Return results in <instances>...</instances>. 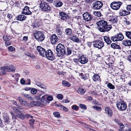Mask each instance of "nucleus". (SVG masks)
Segmentation results:
<instances>
[{"mask_svg": "<svg viewBox=\"0 0 131 131\" xmlns=\"http://www.w3.org/2000/svg\"><path fill=\"white\" fill-rule=\"evenodd\" d=\"M11 114L12 116V119H13L15 120L16 119V116L13 112L10 113Z\"/></svg>", "mask_w": 131, "mask_h": 131, "instance_id": "nucleus-55", "label": "nucleus"}, {"mask_svg": "<svg viewBox=\"0 0 131 131\" xmlns=\"http://www.w3.org/2000/svg\"><path fill=\"white\" fill-rule=\"evenodd\" d=\"M35 121L34 119H31L29 121V123L30 125H32L34 124Z\"/></svg>", "mask_w": 131, "mask_h": 131, "instance_id": "nucleus-59", "label": "nucleus"}, {"mask_svg": "<svg viewBox=\"0 0 131 131\" xmlns=\"http://www.w3.org/2000/svg\"><path fill=\"white\" fill-rule=\"evenodd\" d=\"M93 80L95 81H96L100 80V76L97 74H95L92 78Z\"/></svg>", "mask_w": 131, "mask_h": 131, "instance_id": "nucleus-32", "label": "nucleus"}, {"mask_svg": "<svg viewBox=\"0 0 131 131\" xmlns=\"http://www.w3.org/2000/svg\"><path fill=\"white\" fill-rule=\"evenodd\" d=\"M26 55L28 56H29L31 57L32 58H34L35 57V56H33L30 53H28L26 54Z\"/></svg>", "mask_w": 131, "mask_h": 131, "instance_id": "nucleus-60", "label": "nucleus"}, {"mask_svg": "<svg viewBox=\"0 0 131 131\" xmlns=\"http://www.w3.org/2000/svg\"><path fill=\"white\" fill-rule=\"evenodd\" d=\"M37 50L38 52L40 55L42 57L45 56V54L46 51L43 48L40 46H38L37 48Z\"/></svg>", "mask_w": 131, "mask_h": 131, "instance_id": "nucleus-14", "label": "nucleus"}, {"mask_svg": "<svg viewBox=\"0 0 131 131\" xmlns=\"http://www.w3.org/2000/svg\"><path fill=\"white\" fill-rule=\"evenodd\" d=\"M24 96L26 97L28 100H31L32 99V97L31 96H29V95L28 94H25Z\"/></svg>", "mask_w": 131, "mask_h": 131, "instance_id": "nucleus-52", "label": "nucleus"}, {"mask_svg": "<svg viewBox=\"0 0 131 131\" xmlns=\"http://www.w3.org/2000/svg\"><path fill=\"white\" fill-rule=\"evenodd\" d=\"M77 33L79 35L81 36L82 35L83 32L80 29H79L77 31Z\"/></svg>", "mask_w": 131, "mask_h": 131, "instance_id": "nucleus-50", "label": "nucleus"}, {"mask_svg": "<svg viewBox=\"0 0 131 131\" xmlns=\"http://www.w3.org/2000/svg\"><path fill=\"white\" fill-rule=\"evenodd\" d=\"M5 45L6 46L11 45V43L9 41H6L5 42Z\"/></svg>", "mask_w": 131, "mask_h": 131, "instance_id": "nucleus-62", "label": "nucleus"}, {"mask_svg": "<svg viewBox=\"0 0 131 131\" xmlns=\"http://www.w3.org/2000/svg\"><path fill=\"white\" fill-rule=\"evenodd\" d=\"M28 37L27 36H24L23 37V40L25 41H26L27 40Z\"/></svg>", "mask_w": 131, "mask_h": 131, "instance_id": "nucleus-64", "label": "nucleus"}, {"mask_svg": "<svg viewBox=\"0 0 131 131\" xmlns=\"http://www.w3.org/2000/svg\"><path fill=\"white\" fill-rule=\"evenodd\" d=\"M123 45L126 46H131V40L126 39L123 40L122 42Z\"/></svg>", "mask_w": 131, "mask_h": 131, "instance_id": "nucleus-20", "label": "nucleus"}, {"mask_svg": "<svg viewBox=\"0 0 131 131\" xmlns=\"http://www.w3.org/2000/svg\"><path fill=\"white\" fill-rule=\"evenodd\" d=\"M98 30L101 32H104L109 31L111 28V25H108L106 21L101 20L96 23Z\"/></svg>", "mask_w": 131, "mask_h": 131, "instance_id": "nucleus-1", "label": "nucleus"}, {"mask_svg": "<svg viewBox=\"0 0 131 131\" xmlns=\"http://www.w3.org/2000/svg\"><path fill=\"white\" fill-rule=\"evenodd\" d=\"M73 60L74 62L75 63V64H76V65L79 64V58H78V59H73Z\"/></svg>", "mask_w": 131, "mask_h": 131, "instance_id": "nucleus-51", "label": "nucleus"}, {"mask_svg": "<svg viewBox=\"0 0 131 131\" xmlns=\"http://www.w3.org/2000/svg\"><path fill=\"white\" fill-rule=\"evenodd\" d=\"M35 37L38 41H42L45 38L43 33L41 31H35Z\"/></svg>", "mask_w": 131, "mask_h": 131, "instance_id": "nucleus-7", "label": "nucleus"}, {"mask_svg": "<svg viewBox=\"0 0 131 131\" xmlns=\"http://www.w3.org/2000/svg\"><path fill=\"white\" fill-rule=\"evenodd\" d=\"M85 26L89 29H92L93 27V25L91 23H87L85 24Z\"/></svg>", "mask_w": 131, "mask_h": 131, "instance_id": "nucleus-38", "label": "nucleus"}, {"mask_svg": "<svg viewBox=\"0 0 131 131\" xmlns=\"http://www.w3.org/2000/svg\"><path fill=\"white\" fill-rule=\"evenodd\" d=\"M7 17L9 19H11L12 18V15L9 13H8L7 15Z\"/></svg>", "mask_w": 131, "mask_h": 131, "instance_id": "nucleus-63", "label": "nucleus"}, {"mask_svg": "<svg viewBox=\"0 0 131 131\" xmlns=\"http://www.w3.org/2000/svg\"><path fill=\"white\" fill-rule=\"evenodd\" d=\"M47 96V94H46L42 96L40 100V101L41 102V103L45 104H45L46 103H44V101L46 100Z\"/></svg>", "mask_w": 131, "mask_h": 131, "instance_id": "nucleus-31", "label": "nucleus"}, {"mask_svg": "<svg viewBox=\"0 0 131 131\" xmlns=\"http://www.w3.org/2000/svg\"><path fill=\"white\" fill-rule=\"evenodd\" d=\"M72 48L71 47H67V48L66 51L65 50V53L64 55H69L72 52Z\"/></svg>", "mask_w": 131, "mask_h": 131, "instance_id": "nucleus-23", "label": "nucleus"}, {"mask_svg": "<svg viewBox=\"0 0 131 131\" xmlns=\"http://www.w3.org/2000/svg\"><path fill=\"white\" fill-rule=\"evenodd\" d=\"M31 93L33 94H35L37 92V90L35 88H31Z\"/></svg>", "mask_w": 131, "mask_h": 131, "instance_id": "nucleus-46", "label": "nucleus"}, {"mask_svg": "<svg viewBox=\"0 0 131 131\" xmlns=\"http://www.w3.org/2000/svg\"><path fill=\"white\" fill-rule=\"evenodd\" d=\"M90 92L91 94L97 96H99V95L95 91H91Z\"/></svg>", "mask_w": 131, "mask_h": 131, "instance_id": "nucleus-48", "label": "nucleus"}, {"mask_svg": "<svg viewBox=\"0 0 131 131\" xmlns=\"http://www.w3.org/2000/svg\"><path fill=\"white\" fill-rule=\"evenodd\" d=\"M8 49L9 50L12 51H14L15 49V48L11 46L9 47H8Z\"/></svg>", "mask_w": 131, "mask_h": 131, "instance_id": "nucleus-56", "label": "nucleus"}, {"mask_svg": "<svg viewBox=\"0 0 131 131\" xmlns=\"http://www.w3.org/2000/svg\"><path fill=\"white\" fill-rule=\"evenodd\" d=\"M13 110L15 112H17L18 111H19L17 107H14L13 108Z\"/></svg>", "mask_w": 131, "mask_h": 131, "instance_id": "nucleus-61", "label": "nucleus"}, {"mask_svg": "<svg viewBox=\"0 0 131 131\" xmlns=\"http://www.w3.org/2000/svg\"><path fill=\"white\" fill-rule=\"evenodd\" d=\"M77 19L78 20V24L79 25H81V23L82 24V22H83V21L81 19V18H77Z\"/></svg>", "mask_w": 131, "mask_h": 131, "instance_id": "nucleus-54", "label": "nucleus"}, {"mask_svg": "<svg viewBox=\"0 0 131 131\" xmlns=\"http://www.w3.org/2000/svg\"><path fill=\"white\" fill-rule=\"evenodd\" d=\"M45 56H46L48 59L51 61H53L55 59L53 52L50 50H48L46 51Z\"/></svg>", "mask_w": 131, "mask_h": 131, "instance_id": "nucleus-8", "label": "nucleus"}, {"mask_svg": "<svg viewBox=\"0 0 131 131\" xmlns=\"http://www.w3.org/2000/svg\"><path fill=\"white\" fill-rule=\"evenodd\" d=\"M65 33L67 35L70 36L72 34V31L71 29L68 28L66 29Z\"/></svg>", "mask_w": 131, "mask_h": 131, "instance_id": "nucleus-29", "label": "nucleus"}, {"mask_svg": "<svg viewBox=\"0 0 131 131\" xmlns=\"http://www.w3.org/2000/svg\"><path fill=\"white\" fill-rule=\"evenodd\" d=\"M124 38L123 35L121 33H118L114 36L111 37V39L113 41H119L122 40Z\"/></svg>", "mask_w": 131, "mask_h": 131, "instance_id": "nucleus-9", "label": "nucleus"}, {"mask_svg": "<svg viewBox=\"0 0 131 131\" xmlns=\"http://www.w3.org/2000/svg\"><path fill=\"white\" fill-rule=\"evenodd\" d=\"M53 114L54 116L56 117H60V115L59 113L58 112H54L53 113Z\"/></svg>", "mask_w": 131, "mask_h": 131, "instance_id": "nucleus-43", "label": "nucleus"}, {"mask_svg": "<svg viewBox=\"0 0 131 131\" xmlns=\"http://www.w3.org/2000/svg\"><path fill=\"white\" fill-rule=\"evenodd\" d=\"M54 4L56 7H59L62 5L63 3L59 0H56L54 1Z\"/></svg>", "mask_w": 131, "mask_h": 131, "instance_id": "nucleus-24", "label": "nucleus"}, {"mask_svg": "<svg viewBox=\"0 0 131 131\" xmlns=\"http://www.w3.org/2000/svg\"><path fill=\"white\" fill-rule=\"evenodd\" d=\"M50 41L52 44H54L59 41V39L54 34L52 35L50 37Z\"/></svg>", "mask_w": 131, "mask_h": 131, "instance_id": "nucleus-17", "label": "nucleus"}, {"mask_svg": "<svg viewBox=\"0 0 131 131\" xmlns=\"http://www.w3.org/2000/svg\"><path fill=\"white\" fill-rule=\"evenodd\" d=\"M79 107L85 110L87 108L86 106L84 104H80L79 105Z\"/></svg>", "mask_w": 131, "mask_h": 131, "instance_id": "nucleus-47", "label": "nucleus"}, {"mask_svg": "<svg viewBox=\"0 0 131 131\" xmlns=\"http://www.w3.org/2000/svg\"><path fill=\"white\" fill-rule=\"evenodd\" d=\"M83 17L84 20L87 21L90 20L93 18L92 15L87 12H85L83 14Z\"/></svg>", "mask_w": 131, "mask_h": 131, "instance_id": "nucleus-16", "label": "nucleus"}, {"mask_svg": "<svg viewBox=\"0 0 131 131\" xmlns=\"http://www.w3.org/2000/svg\"><path fill=\"white\" fill-rule=\"evenodd\" d=\"M94 46L99 49L102 48L104 46V42L100 40H97L93 41Z\"/></svg>", "mask_w": 131, "mask_h": 131, "instance_id": "nucleus-11", "label": "nucleus"}, {"mask_svg": "<svg viewBox=\"0 0 131 131\" xmlns=\"http://www.w3.org/2000/svg\"><path fill=\"white\" fill-rule=\"evenodd\" d=\"M29 8L27 6H25L23 9L22 13L26 15H30L31 14V12L29 10Z\"/></svg>", "mask_w": 131, "mask_h": 131, "instance_id": "nucleus-19", "label": "nucleus"}, {"mask_svg": "<svg viewBox=\"0 0 131 131\" xmlns=\"http://www.w3.org/2000/svg\"><path fill=\"white\" fill-rule=\"evenodd\" d=\"M125 35L128 38L131 39V31H126Z\"/></svg>", "mask_w": 131, "mask_h": 131, "instance_id": "nucleus-36", "label": "nucleus"}, {"mask_svg": "<svg viewBox=\"0 0 131 131\" xmlns=\"http://www.w3.org/2000/svg\"><path fill=\"white\" fill-rule=\"evenodd\" d=\"M15 70V67L13 66H5L1 68L0 71V75L4 74L6 73L5 72H13Z\"/></svg>", "mask_w": 131, "mask_h": 131, "instance_id": "nucleus-2", "label": "nucleus"}, {"mask_svg": "<svg viewBox=\"0 0 131 131\" xmlns=\"http://www.w3.org/2000/svg\"><path fill=\"white\" fill-rule=\"evenodd\" d=\"M111 46L112 48L114 49H121V48L119 46L115 43H112L111 45Z\"/></svg>", "mask_w": 131, "mask_h": 131, "instance_id": "nucleus-34", "label": "nucleus"}, {"mask_svg": "<svg viewBox=\"0 0 131 131\" xmlns=\"http://www.w3.org/2000/svg\"><path fill=\"white\" fill-rule=\"evenodd\" d=\"M129 53L130 54H129L127 56V59L130 61L131 62V50L129 51Z\"/></svg>", "mask_w": 131, "mask_h": 131, "instance_id": "nucleus-44", "label": "nucleus"}, {"mask_svg": "<svg viewBox=\"0 0 131 131\" xmlns=\"http://www.w3.org/2000/svg\"><path fill=\"white\" fill-rule=\"evenodd\" d=\"M86 90L83 88L79 87L78 89L77 92L78 93L81 95L83 94L85 92Z\"/></svg>", "mask_w": 131, "mask_h": 131, "instance_id": "nucleus-26", "label": "nucleus"}, {"mask_svg": "<svg viewBox=\"0 0 131 131\" xmlns=\"http://www.w3.org/2000/svg\"><path fill=\"white\" fill-rule=\"evenodd\" d=\"M124 23L126 25H129L130 24V22L127 20H125L124 21Z\"/></svg>", "mask_w": 131, "mask_h": 131, "instance_id": "nucleus-58", "label": "nucleus"}, {"mask_svg": "<svg viewBox=\"0 0 131 131\" xmlns=\"http://www.w3.org/2000/svg\"><path fill=\"white\" fill-rule=\"evenodd\" d=\"M114 122L117 123L119 125V124H121V123L119 120L118 119H115L114 120Z\"/></svg>", "mask_w": 131, "mask_h": 131, "instance_id": "nucleus-57", "label": "nucleus"}, {"mask_svg": "<svg viewBox=\"0 0 131 131\" xmlns=\"http://www.w3.org/2000/svg\"><path fill=\"white\" fill-rule=\"evenodd\" d=\"M60 107H61L60 109L61 110H63L65 112H67L68 111V109L63 105H60Z\"/></svg>", "mask_w": 131, "mask_h": 131, "instance_id": "nucleus-40", "label": "nucleus"}, {"mask_svg": "<svg viewBox=\"0 0 131 131\" xmlns=\"http://www.w3.org/2000/svg\"><path fill=\"white\" fill-rule=\"evenodd\" d=\"M122 3L120 1L113 2L110 4L111 8L115 10H117L120 8Z\"/></svg>", "mask_w": 131, "mask_h": 131, "instance_id": "nucleus-5", "label": "nucleus"}, {"mask_svg": "<svg viewBox=\"0 0 131 131\" xmlns=\"http://www.w3.org/2000/svg\"><path fill=\"white\" fill-rule=\"evenodd\" d=\"M126 8L128 11L123 9L120 10L119 12V15L124 16L129 14L130 13L129 11H131V4L127 6Z\"/></svg>", "mask_w": 131, "mask_h": 131, "instance_id": "nucleus-6", "label": "nucleus"}, {"mask_svg": "<svg viewBox=\"0 0 131 131\" xmlns=\"http://www.w3.org/2000/svg\"><path fill=\"white\" fill-rule=\"evenodd\" d=\"M92 108L94 110H96L97 111H100L102 110L101 107L100 106H93Z\"/></svg>", "mask_w": 131, "mask_h": 131, "instance_id": "nucleus-42", "label": "nucleus"}, {"mask_svg": "<svg viewBox=\"0 0 131 131\" xmlns=\"http://www.w3.org/2000/svg\"><path fill=\"white\" fill-rule=\"evenodd\" d=\"M105 113L107 114L108 115L110 116H111L113 114L112 110L108 107H106L105 109Z\"/></svg>", "mask_w": 131, "mask_h": 131, "instance_id": "nucleus-22", "label": "nucleus"}, {"mask_svg": "<svg viewBox=\"0 0 131 131\" xmlns=\"http://www.w3.org/2000/svg\"><path fill=\"white\" fill-rule=\"evenodd\" d=\"M107 86L108 88L111 89H115L114 86L110 83H109L107 84Z\"/></svg>", "mask_w": 131, "mask_h": 131, "instance_id": "nucleus-39", "label": "nucleus"}, {"mask_svg": "<svg viewBox=\"0 0 131 131\" xmlns=\"http://www.w3.org/2000/svg\"><path fill=\"white\" fill-rule=\"evenodd\" d=\"M17 117L18 118L22 119H24L25 118H32L33 116L29 114L24 115L21 113L19 111L17 112Z\"/></svg>", "mask_w": 131, "mask_h": 131, "instance_id": "nucleus-13", "label": "nucleus"}, {"mask_svg": "<svg viewBox=\"0 0 131 131\" xmlns=\"http://www.w3.org/2000/svg\"><path fill=\"white\" fill-rule=\"evenodd\" d=\"M116 105L118 109L120 111H123L125 110L127 107L126 104L123 101H120L117 102Z\"/></svg>", "mask_w": 131, "mask_h": 131, "instance_id": "nucleus-3", "label": "nucleus"}, {"mask_svg": "<svg viewBox=\"0 0 131 131\" xmlns=\"http://www.w3.org/2000/svg\"><path fill=\"white\" fill-rule=\"evenodd\" d=\"M93 14L95 16L98 17L101 16V12L100 11L94 12Z\"/></svg>", "mask_w": 131, "mask_h": 131, "instance_id": "nucleus-41", "label": "nucleus"}, {"mask_svg": "<svg viewBox=\"0 0 131 131\" xmlns=\"http://www.w3.org/2000/svg\"><path fill=\"white\" fill-rule=\"evenodd\" d=\"M36 84L38 86L40 87L41 88L44 89H46L47 87L46 86L42 84L41 83L39 82H37L36 83Z\"/></svg>", "mask_w": 131, "mask_h": 131, "instance_id": "nucleus-28", "label": "nucleus"}, {"mask_svg": "<svg viewBox=\"0 0 131 131\" xmlns=\"http://www.w3.org/2000/svg\"><path fill=\"white\" fill-rule=\"evenodd\" d=\"M53 99V97L47 95V100L48 101H52Z\"/></svg>", "mask_w": 131, "mask_h": 131, "instance_id": "nucleus-45", "label": "nucleus"}, {"mask_svg": "<svg viewBox=\"0 0 131 131\" xmlns=\"http://www.w3.org/2000/svg\"><path fill=\"white\" fill-rule=\"evenodd\" d=\"M60 17L61 19L66 20L68 17V15L63 12H61L59 13Z\"/></svg>", "mask_w": 131, "mask_h": 131, "instance_id": "nucleus-21", "label": "nucleus"}, {"mask_svg": "<svg viewBox=\"0 0 131 131\" xmlns=\"http://www.w3.org/2000/svg\"><path fill=\"white\" fill-rule=\"evenodd\" d=\"M70 40L76 42H78L79 41V39L75 36L70 37Z\"/></svg>", "mask_w": 131, "mask_h": 131, "instance_id": "nucleus-33", "label": "nucleus"}, {"mask_svg": "<svg viewBox=\"0 0 131 131\" xmlns=\"http://www.w3.org/2000/svg\"><path fill=\"white\" fill-rule=\"evenodd\" d=\"M103 4L101 2L97 1L94 2L93 3V8L95 10L100 9L102 7Z\"/></svg>", "mask_w": 131, "mask_h": 131, "instance_id": "nucleus-12", "label": "nucleus"}, {"mask_svg": "<svg viewBox=\"0 0 131 131\" xmlns=\"http://www.w3.org/2000/svg\"><path fill=\"white\" fill-rule=\"evenodd\" d=\"M4 122L6 124H8L10 123V119L8 116H4Z\"/></svg>", "mask_w": 131, "mask_h": 131, "instance_id": "nucleus-27", "label": "nucleus"}, {"mask_svg": "<svg viewBox=\"0 0 131 131\" xmlns=\"http://www.w3.org/2000/svg\"><path fill=\"white\" fill-rule=\"evenodd\" d=\"M88 59L84 55L80 56L79 57V62L82 64H84L88 61Z\"/></svg>", "mask_w": 131, "mask_h": 131, "instance_id": "nucleus-15", "label": "nucleus"}, {"mask_svg": "<svg viewBox=\"0 0 131 131\" xmlns=\"http://www.w3.org/2000/svg\"><path fill=\"white\" fill-rule=\"evenodd\" d=\"M26 18V16L23 15H19L17 17V19L20 21H23L25 20Z\"/></svg>", "mask_w": 131, "mask_h": 131, "instance_id": "nucleus-25", "label": "nucleus"}, {"mask_svg": "<svg viewBox=\"0 0 131 131\" xmlns=\"http://www.w3.org/2000/svg\"><path fill=\"white\" fill-rule=\"evenodd\" d=\"M65 50L64 46L61 44H59L56 47V50L58 53H60L62 55H64Z\"/></svg>", "mask_w": 131, "mask_h": 131, "instance_id": "nucleus-10", "label": "nucleus"}, {"mask_svg": "<svg viewBox=\"0 0 131 131\" xmlns=\"http://www.w3.org/2000/svg\"><path fill=\"white\" fill-rule=\"evenodd\" d=\"M30 105L32 106H38L41 107H43L45 105L43 104L38 101H32L30 103Z\"/></svg>", "mask_w": 131, "mask_h": 131, "instance_id": "nucleus-18", "label": "nucleus"}, {"mask_svg": "<svg viewBox=\"0 0 131 131\" xmlns=\"http://www.w3.org/2000/svg\"><path fill=\"white\" fill-rule=\"evenodd\" d=\"M40 7L44 11L48 12L51 10V8L49 4L45 2H42L40 4Z\"/></svg>", "mask_w": 131, "mask_h": 131, "instance_id": "nucleus-4", "label": "nucleus"}, {"mask_svg": "<svg viewBox=\"0 0 131 131\" xmlns=\"http://www.w3.org/2000/svg\"><path fill=\"white\" fill-rule=\"evenodd\" d=\"M62 84L64 86L70 87L71 84L66 81L63 80L62 82Z\"/></svg>", "mask_w": 131, "mask_h": 131, "instance_id": "nucleus-35", "label": "nucleus"}, {"mask_svg": "<svg viewBox=\"0 0 131 131\" xmlns=\"http://www.w3.org/2000/svg\"><path fill=\"white\" fill-rule=\"evenodd\" d=\"M57 97L59 99L62 100L63 99V96L61 94H59L57 95Z\"/></svg>", "mask_w": 131, "mask_h": 131, "instance_id": "nucleus-53", "label": "nucleus"}, {"mask_svg": "<svg viewBox=\"0 0 131 131\" xmlns=\"http://www.w3.org/2000/svg\"><path fill=\"white\" fill-rule=\"evenodd\" d=\"M110 21L112 23H116L117 22V20L116 17H113L111 19Z\"/></svg>", "mask_w": 131, "mask_h": 131, "instance_id": "nucleus-37", "label": "nucleus"}, {"mask_svg": "<svg viewBox=\"0 0 131 131\" xmlns=\"http://www.w3.org/2000/svg\"><path fill=\"white\" fill-rule=\"evenodd\" d=\"M72 108L74 110H77L79 109V107L78 106H76V105H73Z\"/></svg>", "mask_w": 131, "mask_h": 131, "instance_id": "nucleus-49", "label": "nucleus"}, {"mask_svg": "<svg viewBox=\"0 0 131 131\" xmlns=\"http://www.w3.org/2000/svg\"><path fill=\"white\" fill-rule=\"evenodd\" d=\"M104 41L108 44H110L111 42L109 37L106 36L104 37Z\"/></svg>", "mask_w": 131, "mask_h": 131, "instance_id": "nucleus-30", "label": "nucleus"}]
</instances>
